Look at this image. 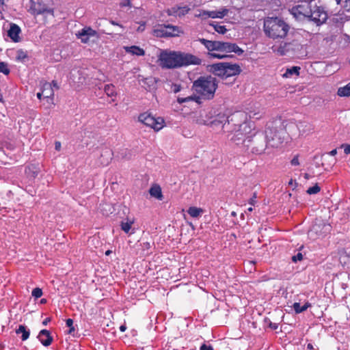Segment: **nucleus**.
Masks as SVG:
<instances>
[{"label":"nucleus","instance_id":"nucleus-21","mask_svg":"<svg viewBox=\"0 0 350 350\" xmlns=\"http://www.w3.org/2000/svg\"><path fill=\"white\" fill-rule=\"evenodd\" d=\"M21 29L20 27L13 23L10 24V29L8 31V36L14 42H18L21 40L20 34Z\"/></svg>","mask_w":350,"mask_h":350},{"label":"nucleus","instance_id":"nucleus-61","mask_svg":"<svg viewBox=\"0 0 350 350\" xmlns=\"http://www.w3.org/2000/svg\"><path fill=\"white\" fill-rule=\"evenodd\" d=\"M334 1L336 3V4H340V3L341 1V0H334Z\"/></svg>","mask_w":350,"mask_h":350},{"label":"nucleus","instance_id":"nucleus-37","mask_svg":"<svg viewBox=\"0 0 350 350\" xmlns=\"http://www.w3.org/2000/svg\"><path fill=\"white\" fill-rule=\"evenodd\" d=\"M321 191V187L318 185V184H315L314 186L309 187L306 192L308 194H317Z\"/></svg>","mask_w":350,"mask_h":350},{"label":"nucleus","instance_id":"nucleus-47","mask_svg":"<svg viewBox=\"0 0 350 350\" xmlns=\"http://www.w3.org/2000/svg\"><path fill=\"white\" fill-rule=\"evenodd\" d=\"M200 350H214L213 348L211 345H206V344H203Z\"/></svg>","mask_w":350,"mask_h":350},{"label":"nucleus","instance_id":"nucleus-48","mask_svg":"<svg viewBox=\"0 0 350 350\" xmlns=\"http://www.w3.org/2000/svg\"><path fill=\"white\" fill-rule=\"evenodd\" d=\"M150 247H151V245L149 242L146 241V242H144L142 243V248L144 250H148Z\"/></svg>","mask_w":350,"mask_h":350},{"label":"nucleus","instance_id":"nucleus-14","mask_svg":"<svg viewBox=\"0 0 350 350\" xmlns=\"http://www.w3.org/2000/svg\"><path fill=\"white\" fill-rule=\"evenodd\" d=\"M198 41L200 43H202L205 46V48L208 51V55L211 57L223 59L228 57V55L226 54L213 52L215 51H219V41H212L204 38H199Z\"/></svg>","mask_w":350,"mask_h":350},{"label":"nucleus","instance_id":"nucleus-53","mask_svg":"<svg viewBox=\"0 0 350 350\" xmlns=\"http://www.w3.org/2000/svg\"><path fill=\"white\" fill-rule=\"evenodd\" d=\"M110 23H111V25H113L119 26V27H120L123 28V26H122V25L119 24L118 23L116 22V21H110Z\"/></svg>","mask_w":350,"mask_h":350},{"label":"nucleus","instance_id":"nucleus-23","mask_svg":"<svg viewBox=\"0 0 350 350\" xmlns=\"http://www.w3.org/2000/svg\"><path fill=\"white\" fill-rule=\"evenodd\" d=\"M227 116L224 113H218L215 118L213 117L210 121V126L213 128L221 127L224 128L227 121Z\"/></svg>","mask_w":350,"mask_h":350},{"label":"nucleus","instance_id":"nucleus-30","mask_svg":"<svg viewBox=\"0 0 350 350\" xmlns=\"http://www.w3.org/2000/svg\"><path fill=\"white\" fill-rule=\"evenodd\" d=\"M204 211L202 208H198L196 206H191L187 210L188 214L193 218H196L200 217L202 213Z\"/></svg>","mask_w":350,"mask_h":350},{"label":"nucleus","instance_id":"nucleus-38","mask_svg":"<svg viewBox=\"0 0 350 350\" xmlns=\"http://www.w3.org/2000/svg\"><path fill=\"white\" fill-rule=\"evenodd\" d=\"M31 295L36 299L40 298L42 295V291L40 288H35L33 289Z\"/></svg>","mask_w":350,"mask_h":350},{"label":"nucleus","instance_id":"nucleus-24","mask_svg":"<svg viewBox=\"0 0 350 350\" xmlns=\"http://www.w3.org/2000/svg\"><path fill=\"white\" fill-rule=\"evenodd\" d=\"M299 134L301 135H307L312 133L314 131V126L307 122H299L297 124Z\"/></svg>","mask_w":350,"mask_h":350},{"label":"nucleus","instance_id":"nucleus-2","mask_svg":"<svg viewBox=\"0 0 350 350\" xmlns=\"http://www.w3.org/2000/svg\"><path fill=\"white\" fill-rule=\"evenodd\" d=\"M217 88L218 83L216 78L211 75L200 77L193 81L192 85V90L196 93L197 96L193 95L185 98L178 97L177 102L182 104L189 101L198 103L200 99L212 100Z\"/></svg>","mask_w":350,"mask_h":350},{"label":"nucleus","instance_id":"nucleus-7","mask_svg":"<svg viewBox=\"0 0 350 350\" xmlns=\"http://www.w3.org/2000/svg\"><path fill=\"white\" fill-rule=\"evenodd\" d=\"M284 133L283 126L269 127L265 131V138L267 143L270 144L272 147H278L283 143Z\"/></svg>","mask_w":350,"mask_h":350},{"label":"nucleus","instance_id":"nucleus-62","mask_svg":"<svg viewBox=\"0 0 350 350\" xmlns=\"http://www.w3.org/2000/svg\"><path fill=\"white\" fill-rule=\"evenodd\" d=\"M247 211H250V212H252L253 211V208L252 207H250L247 208Z\"/></svg>","mask_w":350,"mask_h":350},{"label":"nucleus","instance_id":"nucleus-19","mask_svg":"<svg viewBox=\"0 0 350 350\" xmlns=\"http://www.w3.org/2000/svg\"><path fill=\"white\" fill-rule=\"evenodd\" d=\"M41 90L44 93V97L47 99V102L53 104L54 91L51 84L49 82H41Z\"/></svg>","mask_w":350,"mask_h":350},{"label":"nucleus","instance_id":"nucleus-12","mask_svg":"<svg viewBox=\"0 0 350 350\" xmlns=\"http://www.w3.org/2000/svg\"><path fill=\"white\" fill-rule=\"evenodd\" d=\"M76 36L84 44H88L90 41L95 42L99 38L98 32L90 27H83L76 33Z\"/></svg>","mask_w":350,"mask_h":350},{"label":"nucleus","instance_id":"nucleus-45","mask_svg":"<svg viewBox=\"0 0 350 350\" xmlns=\"http://www.w3.org/2000/svg\"><path fill=\"white\" fill-rule=\"evenodd\" d=\"M257 195L256 193H254L252 197L249 200V204L251 205H254L256 202Z\"/></svg>","mask_w":350,"mask_h":350},{"label":"nucleus","instance_id":"nucleus-10","mask_svg":"<svg viewBox=\"0 0 350 350\" xmlns=\"http://www.w3.org/2000/svg\"><path fill=\"white\" fill-rule=\"evenodd\" d=\"M231 131L234 132L231 140L237 144H239L241 142L243 144V140L248 135H251L254 131L252 129L249 124H243L241 127L231 130Z\"/></svg>","mask_w":350,"mask_h":350},{"label":"nucleus","instance_id":"nucleus-55","mask_svg":"<svg viewBox=\"0 0 350 350\" xmlns=\"http://www.w3.org/2000/svg\"><path fill=\"white\" fill-rule=\"evenodd\" d=\"M36 96L38 99L41 100L42 96H44V93L41 91L40 92H38Z\"/></svg>","mask_w":350,"mask_h":350},{"label":"nucleus","instance_id":"nucleus-52","mask_svg":"<svg viewBox=\"0 0 350 350\" xmlns=\"http://www.w3.org/2000/svg\"><path fill=\"white\" fill-rule=\"evenodd\" d=\"M51 321V318H46L43 321H42V325H46L49 322Z\"/></svg>","mask_w":350,"mask_h":350},{"label":"nucleus","instance_id":"nucleus-44","mask_svg":"<svg viewBox=\"0 0 350 350\" xmlns=\"http://www.w3.org/2000/svg\"><path fill=\"white\" fill-rule=\"evenodd\" d=\"M291 163L292 165H295V166L299 165V155H295L293 158V159L291 161Z\"/></svg>","mask_w":350,"mask_h":350},{"label":"nucleus","instance_id":"nucleus-16","mask_svg":"<svg viewBox=\"0 0 350 350\" xmlns=\"http://www.w3.org/2000/svg\"><path fill=\"white\" fill-rule=\"evenodd\" d=\"M232 52L240 55L243 53V50L235 43L219 41L218 53L224 54Z\"/></svg>","mask_w":350,"mask_h":350},{"label":"nucleus","instance_id":"nucleus-25","mask_svg":"<svg viewBox=\"0 0 350 350\" xmlns=\"http://www.w3.org/2000/svg\"><path fill=\"white\" fill-rule=\"evenodd\" d=\"M149 193L152 197L155 198L157 200H162L163 196L162 193L161 187L157 185H153L149 189Z\"/></svg>","mask_w":350,"mask_h":350},{"label":"nucleus","instance_id":"nucleus-28","mask_svg":"<svg viewBox=\"0 0 350 350\" xmlns=\"http://www.w3.org/2000/svg\"><path fill=\"white\" fill-rule=\"evenodd\" d=\"M16 334H22L21 340L25 341L27 340L30 336L29 329H27V327L24 325H19L18 327L16 329Z\"/></svg>","mask_w":350,"mask_h":350},{"label":"nucleus","instance_id":"nucleus-6","mask_svg":"<svg viewBox=\"0 0 350 350\" xmlns=\"http://www.w3.org/2000/svg\"><path fill=\"white\" fill-rule=\"evenodd\" d=\"M138 121L146 126L152 129L154 131H160L165 126V120L163 118H156L147 111L139 115Z\"/></svg>","mask_w":350,"mask_h":350},{"label":"nucleus","instance_id":"nucleus-35","mask_svg":"<svg viewBox=\"0 0 350 350\" xmlns=\"http://www.w3.org/2000/svg\"><path fill=\"white\" fill-rule=\"evenodd\" d=\"M27 58V54L26 51H23V49L17 51L16 56V59L17 61L23 62Z\"/></svg>","mask_w":350,"mask_h":350},{"label":"nucleus","instance_id":"nucleus-36","mask_svg":"<svg viewBox=\"0 0 350 350\" xmlns=\"http://www.w3.org/2000/svg\"><path fill=\"white\" fill-rule=\"evenodd\" d=\"M0 72L3 73L5 75H8L10 72V70L8 68V65L7 63L4 62H0Z\"/></svg>","mask_w":350,"mask_h":350},{"label":"nucleus","instance_id":"nucleus-26","mask_svg":"<svg viewBox=\"0 0 350 350\" xmlns=\"http://www.w3.org/2000/svg\"><path fill=\"white\" fill-rule=\"evenodd\" d=\"M124 49L126 53L137 56H144L145 55V51L138 46H124Z\"/></svg>","mask_w":350,"mask_h":350},{"label":"nucleus","instance_id":"nucleus-32","mask_svg":"<svg viewBox=\"0 0 350 350\" xmlns=\"http://www.w3.org/2000/svg\"><path fill=\"white\" fill-rule=\"evenodd\" d=\"M300 67L299 66H293L290 68H287L285 73L283 74L284 77H290L293 75H299Z\"/></svg>","mask_w":350,"mask_h":350},{"label":"nucleus","instance_id":"nucleus-20","mask_svg":"<svg viewBox=\"0 0 350 350\" xmlns=\"http://www.w3.org/2000/svg\"><path fill=\"white\" fill-rule=\"evenodd\" d=\"M190 11V8L185 5V6H178L175 5L172 7L171 8H169L167 10V13L169 16H184L187 14L189 13Z\"/></svg>","mask_w":350,"mask_h":350},{"label":"nucleus","instance_id":"nucleus-27","mask_svg":"<svg viewBox=\"0 0 350 350\" xmlns=\"http://www.w3.org/2000/svg\"><path fill=\"white\" fill-rule=\"evenodd\" d=\"M135 222L133 217H126L120 223L121 229L126 234H128L131 229L132 225Z\"/></svg>","mask_w":350,"mask_h":350},{"label":"nucleus","instance_id":"nucleus-46","mask_svg":"<svg viewBox=\"0 0 350 350\" xmlns=\"http://www.w3.org/2000/svg\"><path fill=\"white\" fill-rule=\"evenodd\" d=\"M342 147L344 148V152L346 154H350V145L349 144H342Z\"/></svg>","mask_w":350,"mask_h":350},{"label":"nucleus","instance_id":"nucleus-8","mask_svg":"<svg viewBox=\"0 0 350 350\" xmlns=\"http://www.w3.org/2000/svg\"><path fill=\"white\" fill-rule=\"evenodd\" d=\"M46 1V0H38L37 1L31 0V13L35 16L51 15L54 16V8L50 6Z\"/></svg>","mask_w":350,"mask_h":350},{"label":"nucleus","instance_id":"nucleus-41","mask_svg":"<svg viewBox=\"0 0 350 350\" xmlns=\"http://www.w3.org/2000/svg\"><path fill=\"white\" fill-rule=\"evenodd\" d=\"M120 6L122 8H124V7L131 8L132 7L131 1V0H122L121 2L120 3Z\"/></svg>","mask_w":350,"mask_h":350},{"label":"nucleus","instance_id":"nucleus-56","mask_svg":"<svg viewBox=\"0 0 350 350\" xmlns=\"http://www.w3.org/2000/svg\"><path fill=\"white\" fill-rule=\"evenodd\" d=\"M336 154H337V150L336 149H334V150H331L329 152V154L331 156H335Z\"/></svg>","mask_w":350,"mask_h":350},{"label":"nucleus","instance_id":"nucleus-29","mask_svg":"<svg viewBox=\"0 0 350 350\" xmlns=\"http://www.w3.org/2000/svg\"><path fill=\"white\" fill-rule=\"evenodd\" d=\"M311 307V304L309 302L305 303L304 306H301V304L298 302H295L293 305V308L296 314H299L306 311L308 308Z\"/></svg>","mask_w":350,"mask_h":350},{"label":"nucleus","instance_id":"nucleus-40","mask_svg":"<svg viewBox=\"0 0 350 350\" xmlns=\"http://www.w3.org/2000/svg\"><path fill=\"white\" fill-rule=\"evenodd\" d=\"M181 89L182 87L180 84L172 83L171 85V91L173 92L174 93L179 92L181 90Z\"/></svg>","mask_w":350,"mask_h":350},{"label":"nucleus","instance_id":"nucleus-51","mask_svg":"<svg viewBox=\"0 0 350 350\" xmlns=\"http://www.w3.org/2000/svg\"><path fill=\"white\" fill-rule=\"evenodd\" d=\"M345 8L348 11H350V0H347L345 1Z\"/></svg>","mask_w":350,"mask_h":350},{"label":"nucleus","instance_id":"nucleus-17","mask_svg":"<svg viewBox=\"0 0 350 350\" xmlns=\"http://www.w3.org/2000/svg\"><path fill=\"white\" fill-rule=\"evenodd\" d=\"M212 118L213 115L211 112L202 111L192 116L191 122L198 125L210 126V121Z\"/></svg>","mask_w":350,"mask_h":350},{"label":"nucleus","instance_id":"nucleus-33","mask_svg":"<svg viewBox=\"0 0 350 350\" xmlns=\"http://www.w3.org/2000/svg\"><path fill=\"white\" fill-rule=\"evenodd\" d=\"M104 91L108 96L112 97L117 95L116 87L113 84H107L105 85Z\"/></svg>","mask_w":350,"mask_h":350},{"label":"nucleus","instance_id":"nucleus-58","mask_svg":"<svg viewBox=\"0 0 350 350\" xmlns=\"http://www.w3.org/2000/svg\"><path fill=\"white\" fill-rule=\"evenodd\" d=\"M304 177L306 180H308V179H310L311 178L310 175L309 174H308V173H305L304 174Z\"/></svg>","mask_w":350,"mask_h":350},{"label":"nucleus","instance_id":"nucleus-59","mask_svg":"<svg viewBox=\"0 0 350 350\" xmlns=\"http://www.w3.org/2000/svg\"><path fill=\"white\" fill-rule=\"evenodd\" d=\"M126 326H125V325H121V326L120 327V330L121 332H124V331L126 330Z\"/></svg>","mask_w":350,"mask_h":350},{"label":"nucleus","instance_id":"nucleus-34","mask_svg":"<svg viewBox=\"0 0 350 350\" xmlns=\"http://www.w3.org/2000/svg\"><path fill=\"white\" fill-rule=\"evenodd\" d=\"M211 26H212L215 31L220 34H224L227 31V29L224 25H220L217 24L216 22H211L209 23Z\"/></svg>","mask_w":350,"mask_h":350},{"label":"nucleus","instance_id":"nucleus-5","mask_svg":"<svg viewBox=\"0 0 350 350\" xmlns=\"http://www.w3.org/2000/svg\"><path fill=\"white\" fill-rule=\"evenodd\" d=\"M267 139L262 133L253 131L243 140V146L252 153L261 154L267 147Z\"/></svg>","mask_w":350,"mask_h":350},{"label":"nucleus","instance_id":"nucleus-60","mask_svg":"<svg viewBox=\"0 0 350 350\" xmlns=\"http://www.w3.org/2000/svg\"><path fill=\"white\" fill-rule=\"evenodd\" d=\"M111 250H107V251H106V252H105V255L108 256V255H109V254H111Z\"/></svg>","mask_w":350,"mask_h":350},{"label":"nucleus","instance_id":"nucleus-9","mask_svg":"<svg viewBox=\"0 0 350 350\" xmlns=\"http://www.w3.org/2000/svg\"><path fill=\"white\" fill-rule=\"evenodd\" d=\"M183 33L177 26L159 25L154 29V35L159 38L179 36Z\"/></svg>","mask_w":350,"mask_h":350},{"label":"nucleus","instance_id":"nucleus-49","mask_svg":"<svg viewBox=\"0 0 350 350\" xmlns=\"http://www.w3.org/2000/svg\"><path fill=\"white\" fill-rule=\"evenodd\" d=\"M269 327L272 329H277L278 327V323H270L269 324Z\"/></svg>","mask_w":350,"mask_h":350},{"label":"nucleus","instance_id":"nucleus-11","mask_svg":"<svg viewBox=\"0 0 350 350\" xmlns=\"http://www.w3.org/2000/svg\"><path fill=\"white\" fill-rule=\"evenodd\" d=\"M312 5L310 3L306 1H301V3L291 8V13L298 20L308 18Z\"/></svg>","mask_w":350,"mask_h":350},{"label":"nucleus","instance_id":"nucleus-64","mask_svg":"<svg viewBox=\"0 0 350 350\" xmlns=\"http://www.w3.org/2000/svg\"><path fill=\"white\" fill-rule=\"evenodd\" d=\"M46 299H42L41 300V303H42V304H43V303H46Z\"/></svg>","mask_w":350,"mask_h":350},{"label":"nucleus","instance_id":"nucleus-43","mask_svg":"<svg viewBox=\"0 0 350 350\" xmlns=\"http://www.w3.org/2000/svg\"><path fill=\"white\" fill-rule=\"evenodd\" d=\"M303 259V255L301 253L299 252L296 255L292 257V260L295 262L297 261H300Z\"/></svg>","mask_w":350,"mask_h":350},{"label":"nucleus","instance_id":"nucleus-63","mask_svg":"<svg viewBox=\"0 0 350 350\" xmlns=\"http://www.w3.org/2000/svg\"><path fill=\"white\" fill-rule=\"evenodd\" d=\"M37 174H38V173H37V172H33V177H36V176H37Z\"/></svg>","mask_w":350,"mask_h":350},{"label":"nucleus","instance_id":"nucleus-1","mask_svg":"<svg viewBox=\"0 0 350 350\" xmlns=\"http://www.w3.org/2000/svg\"><path fill=\"white\" fill-rule=\"evenodd\" d=\"M158 62L162 68L173 69L190 65H200L202 59L191 53L165 49L161 50L158 55Z\"/></svg>","mask_w":350,"mask_h":350},{"label":"nucleus","instance_id":"nucleus-13","mask_svg":"<svg viewBox=\"0 0 350 350\" xmlns=\"http://www.w3.org/2000/svg\"><path fill=\"white\" fill-rule=\"evenodd\" d=\"M317 25L324 23L327 19V12L321 6H314L311 8L308 18Z\"/></svg>","mask_w":350,"mask_h":350},{"label":"nucleus","instance_id":"nucleus-57","mask_svg":"<svg viewBox=\"0 0 350 350\" xmlns=\"http://www.w3.org/2000/svg\"><path fill=\"white\" fill-rule=\"evenodd\" d=\"M306 350H314V347L312 344L308 343L307 345V349Z\"/></svg>","mask_w":350,"mask_h":350},{"label":"nucleus","instance_id":"nucleus-22","mask_svg":"<svg viewBox=\"0 0 350 350\" xmlns=\"http://www.w3.org/2000/svg\"><path fill=\"white\" fill-rule=\"evenodd\" d=\"M38 338L44 347L50 346L53 341L51 332L47 329H42L38 334Z\"/></svg>","mask_w":350,"mask_h":350},{"label":"nucleus","instance_id":"nucleus-31","mask_svg":"<svg viewBox=\"0 0 350 350\" xmlns=\"http://www.w3.org/2000/svg\"><path fill=\"white\" fill-rule=\"evenodd\" d=\"M338 96L340 97L350 96V82L343 87H340L337 91Z\"/></svg>","mask_w":350,"mask_h":350},{"label":"nucleus","instance_id":"nucleus-42","mask_svg":"<svg viewBox=\"0 0 350 350\" xmlns=\"http://www.w3.org/2000/svg\"><path fill=\"white\" fill-rule=\"evenodd\" d=\"M248 116H249L250 118H256V119H259L261 117L260 112H253L252 111H250L248 112Z\"/></svg>","mask_w":350,"mask_h":350},{"label":"nucleus","instance_id":"nucleus-18","mask_svg":"<svg viewBox=\"0 0 350 350\" xmlns=\"http://www.w3.org/2000/svg\"><path fill=\"white\" fill-rule=\"evenodd\" d=\"M228 9L226 8H224L220 10L215 11L202 10V12H200L199 16H201L204 19L208 18H223L225 16H226L228 14Z\"/></svg>","mask_w":350,"mask_h":350},{"label":"nucleus","instance_id":"nucleus-50","mask_svg":"<svg viewBox=\"0 0 350 350\" xmlns=\"http://www.w3.org/2000/svg\"><path fill=\"white\" fill-rule=\"evenodd\" d=\"M51 84V86L53 85V87L56 88L57 90H58L59 88L57 82L55 80L52 81Z\"/></svg>","mask_w":350,"mask_h":350},{"label":"nucleus","instance_id":"nucleus-3","mask_svg":"<svg viewBox=\"0 0 350 350\" xmlns=\"http://www.w3.org/2000/svg\"><path fill=\"white\" fill-rule=\"evenodd\" d=\"M288 31V25L278 17H269L264 21L265 34L273 40L285 38Z\"/></svg>","mask_w":350,"mask_h":350},{"label":"nucleus","instance_id":"nucleus-54","mask_svg":"<svg viewBox=\"0 0 350 350\" xmlns=\"http://www.w3.org/2000/svg\"><path fill=\"white\" fill-rule=\"evenodd\" d=\"M55 145V149L57 150H59L60 148H61V143L59 142H56Z\"/></svg>","mask_w":350,"mask_h":350},{"label":"nucleus","instance_id":"nucleus-39","mask_svg":"<svg viewBox=\"0 0 350 350\" xmlns=\"http://www.w3.org/2000/svg\"><path fill=\"white\" fill-rule=\"evenodd\" d=\"M67 327H69L68 334H72L75 332V327L73 326V320L72 319H68L66 321Z\"/></svg>","mask_w":350,"mask_h":350},{"label":"nucleus","instance_id":"nucleus-15","mask_svg":"<svg viewBox=\"0 0 350 350\" xmlns=\"http://www.w3.org/2000/svg\"><path fill=\"white\" fill-rule=\"evenodd\" d=\"M228 125L230 126L231 130L241 127L243 124H248L246 122V115L241 111H237L230 116L227 117Z\"/></svg>","mask_w":350,"mask_h":350},{"label":"nucleus","instance_id":"nucleus-4","mask_svg":"<svg viewBox=\"0 0 350 350\" xmlns=\"http://www.w3.org/2000/svg\"><path fill=\"white\" fill-rule=\"evenodd\" d=\"M211 68L212 72L223 81L237 76L242 71L239 64L229 62L213 64L211 65Z\"/></svg>","mask_w":350,"mask_h":350}]
</instances>
